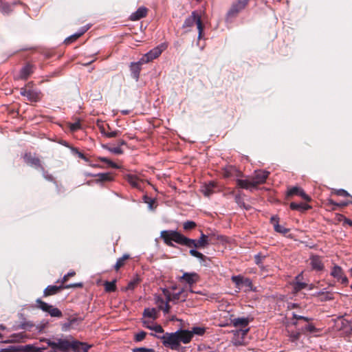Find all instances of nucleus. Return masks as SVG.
<instances>
[{
	"mask_svg": "<svg viewBox=\"0 0 352 352\" xmlns=\"http://www.w3.org/2000/svg\"><path fill=\"white\" fill-rule=\"evenodd\" d=\"M161 238L164 243L170 247H174L173 241L177 244L186 246L188 248H197L196 240L190 239L175 230H164L161 232Z\"/></svg>",
	"mask_w": 352,
	"mask_h": 352,
	"instance_id": "obj_1",
	"label": "nucleus"
},
{
	"mask_svg": "<svg viewBox=\"0 0 352 352\" xmlns=\"http://www.w3.org/2000/svg\"><path fill=\"white\" fill-rule=\"evenodd\" d=\"M90 346L85 342L77 340L69 341L67 340H58L57 341V349L60 351H68L71 349L74 352H88Z\"/></svg>",
	"mask_w": 352,
	"mask_h": 352,
	"instance_id": "obj_2",
	"label": "nucleus"
},
{
	"mask_svg": "<svg viewBox=\"0 0 352 352\" xmlns=\"http://www.w3.org/2000/svg\"><path fill=\"white\" fill-rule=\"evenodd\" d=\"M151 335L157 337V336L153 333H151ZM157 338L162 341L163 344L166 347H168L172 350H179L181 346L178 343L177 337L175 333H166L162 336H157Z\"/></svg>",
	"mask_w": 352,
	"mask_h": 352,
	"instance_id": "obj_3",
	"label": "nucleus"
},
{
	"mask_svg": "<svg viewBox=\"0 0 352 352\" xmlns=\"http://www.w3.org/2000/svg\"><path fill=\"white\" fill-rule=\"evenodd\" d=\"M33 83L30 82L27 84L26 87L20 89V94L21 96L26 97L27 100L31 102H36L41 100L42 94L40 91L33 89H28Z\"/></svg>",
	"mask_w": 352,
	"mask_h": 352,
	"instance_id": "obj_4",
	"label": "nucleus"
},
{
	"mask_svg": "<svg viewBox=\"0 0 352 352\" xmlns=\"http://www.w3.org/2000/svg\"><path fill=\"white\" fill-rule=\"evenodd\" d=\"M83 287L82 283H77L69 285H60L59 286L56 285H48L43 291V296L48 297L52 295H55L62 291L63 289H69V288H81Z\"/></svg>",
	"mask_w": 352,
	"mask_h": 352,
	"instance_id": "obj_5",
	"label": "nucleus"
},
{
	"mask_svg": "<svg viewBox=\"0 0 352 352\" xmlns=\"http://www.w3.org/2000/svg\"><path fill=\"white\" fill-rule=\"evenodd\" d=\"M36 307L41 309L43 311L47 313L51 317L61 318L63 316L62 311L47 302L43 301L41 299L38 298L36 300Z\"/></svg>",
	"mask_w": 352,
	"mask_h": 352,
	"instance_id": "obj_6",
	"label": "nucleus"
},
{
	"mask_svg": "<svg viewBox=\"0 0 352 352\" xmlns=\"http://www.w3.org/2000/svg\"><path fill=\"white\" fill-rule=\"evenodd\" d=\"M188 293L192 294L193 292L192 290L187 292L184 289H182L177 293L171 294L168 289H163V294L166 297V300H167V301L173 302H176L179 300L185 301L188 296Z\"/></svg>",
	"mask_w": 352,
	"mask_h": 352,
	"instance_id": "obj_7",
	"label": "nucleus"
},
{
	"mask_svg": "<svg viewBox=\"0 0 352 352\" xmlns=\"http://www.w3.org/2000/svg\"><path fill=\"white\" fill-rule=\"evenodd\" d=\"M175 333L179 344L181 343L188 344L191 341L194 334H198V327H194L192 331L181 329Z\"/></svg>",
	"mask_w": 352,
	"mask_h": 352,
	"instance_id": "obj_8",
	"label": "nucleus"
},
{
	"mask_svg": "<svg viewBox=\"0 0 352 352\" xmlns=\"http://www.w3.org/2000/svg\"><path fill=\"white\" fill-rule=\"evenodd\" d=\"M24 162L31 166L34 167L35 168H38L41 170H43V166L41 160L36 156V154H32V153H25L23 155Z\"/></svg>",
	"mask_w": 352,
	"mask_h": 352,
	"instance_id": "obj_9",
	"label": "nucleus"
},
{
	"mask_svg": "<svg viewBox=\"0 0 352 352\" xmlns=\"http://www.w3.org/2000/svg\"><path fill=\"white\" fill-rule=\"evenodd\" d=\"M166 46L165 44H162L153 48L142 58V61L146 63L153 60V59L157 58L160 56V54L166 49Z\"/></svg>",
	"mask_w": 352,
	"mask_h": 352,
	"instance_id": "obj_10",
	"label": "nucleus"
},
{
	"mask_svg": "<svg viewBox=\"0 0 352 352\" xmlns=\"http://www.w3.org/2000/svg\"><path fill=\"white\" fill-rule=\"evenodd\" d=\"M241 175V171L233 166H227L222 169V175L225 178L238 179Z\"/></svg>",
	"mask_w": 352,
	"mask_h": 352,
	"instance_id": "obj_11",
	"label": "nucleus"
},
{
	"mask_svg": "<svg viewBox=\"0 0 352 352\" xmlns=\"http://www.w3.org/2000/svg\"><path fill=\"white\" fill-rule=\"evenodd\" d=\"M197 278V275L196 273H188L184 272L182 276L178 278V280L180 283L183 284H186L189 287L196 283Z\"/></svg>",
	"mask_w": 352,
	"mask_h": 352,
	"instance_id": "obj_12",
	"label": "nucleus"
},
{
	"mask_svg": "<svg viewBox=\"0 0 352 352\" xmlns=\"http://www.w3.org/2000/svg\"><path fill=\"white\" fill-rule=\"evenodd\" d=\"M270 172L267 170H256L254 175L252 177L256 186L265 182Z\"/></svg>",
	"mask_w": 352,
	"mask_h": 352,
	"instance_id": "obj_13",
	"label": "nucleus"
},
{
	"mask_svg": "<svg viewBox=\"0 0 352 352\" xmlns=\"http://www.w3.org/2000/svg\"><path fill=\"white\" fill-rule=\"evenodd\" d=\"M311 269L315 271H322L324 264L322 258L318 255H311L309 258Z\"/></svg>",
	"mask_w": 352,
	"mask_h": 352,
	"instance_id": "obj_14",
	"label": "nucleus"
},
{
	"mask_svg": "<svg viewBox=\"0 0 352 352\" xmlns=\"http://www.w3.org/2000/svg\"><path fill=\"white\" fill-rule=\"evenodd\" d=\"M248 0H239L236 3H234L228 12V15L233 16L238 12L242 10L248 4Z\"/></svg>",
	"mask_w": 352,
	"mask_h": 352,
	"instance_id": "obj_15",
	"label": "nucleus"
},
{
	"mask_svg": "<svg viewBox=\"0 0 352 352\" xmlns=\"http://www.w3.org/2000/svg\"><path fill=\"white\" fill-rule=\"evenodd\" d=\"M293 195H298L307 201H311L310 197L301 188L297 186H294L287 191V196Z\"/></svg>",
	"mask_w": 352,
	"mask_h": 352,
	"instance_id": "obj_16",
	"label": "nucleus"
},
{
	"mask_svg": "<svg viewBox=\"0 0 352 352\" xmlns=\"http://www.w3.org/2000/svg\"><path fill=\"white\" fill-rule=\"evenodd\" d=\"M34 69L35 67L32 64L27 63L21 69L19 78L22 80H27L33 74Z\"/></svg>",
	"mask_w": 352,
	"mask_h": 352,
	"instance_id": "obj_17",
	"label": "nucleus"
},
{
	"mask_svg": "<svg viewBox=\"0 0 352 352\" xmlns=\"http://www.w3.org/2000/svg\"><path fill=\"white\" fill-rule=\"evenodd\" d=\"M236 184L239 187H240L241 188L250 190L251 191L253 189L256 188L252 177L250 179H241L238 178V179H236Z\"/></svg>",
	"mask_w": 352,
	"mask_h": 352,
	"instance_id": "obj_18",
	"label": "nucleus"
},
{
	"mask_svg": "<svg viewBox=\"0 0 352 352\" xmlns=\"http://www.w3.org/2000/svg\"><path fill=\"white\" fill-rule=\"evenodd\" d=\"M145 63L142 61V58L140 59L138 62L131 63L130 65V70L131 72L132 77L138 80L140 77V71L142 69L141 65Z\"/></svg>",
	"mask_w": 352,
	"mask_h": 352,
	"instance_id": "obj_19",
	"label": "nucleus"
},
{
	"mask_svg": "<svg viewBox=\"0 0 352 352\" xmlns=\"http://www.w3.org/2000/svg\"><path fill=\"white\" fill-rule=\"evenodd\" d=\"M124 179L132 187L138 189L141 188L140 182H142V179H140L137 175L127 174L124 176Z\"/></svg>",
	"mask_w": 352,
	"mask_h": 352,
	"instance_id": "obj_20",
	"label": "nucleus"
},
{
	"mask_svg": "<svg viewBox=\"0 0 352 352\" xmlns=\"http://www.w3.org/2000/svg\"><path fill=\"white\" fill-rule=\"evenodd\" d=\"M148 9L145 7H140L135 12L130 16V20L138 21L144 17L147 14Z\"/></svg>",
	"mask_w": 352,
	"mask_h": 352,
	"instance_id": "obj_21",
	"label": "nucleus"
},
{
	"mask_svg": "<svg viewBox=\"0 0 352 352\" xmlns=\"http://www.w3.org/2000/svg\"><path fill=\"white\" fill-rule=\"evenodd\" d=\"M214 240L213 236L201 232L199 236V249L206 247L212 243Z\"/></svg>",
	"mask_w": 352,
	"mask_h": 352,
	"instance_id": "obj_22",
	"label": "nucleus"
},
{
	"mask_svg": "<svg viewBox=\"0 0 352 352\" xmlns=\"http://www.w3.org/2000/svg\"><path fill=\"white\" fill-rule=\"evenodd\" d=\"M194 24H196L198 26V16L196 15V11L192 12V15L186 19L183 24V28H190Z\"/></svg>",
	"mask_w": 352,
	"mask_h": 352,
	"instance_id": "obj_23",
	"label": "nucleus"
},
{
	"mask_svg": "<svg viewBox=\"0 0 352 352\" xmlns=\"http://www.w3.org/2000/svg\"><path fill=\"white\" fill-rule=\"evenodd\" d=\"M278 220V218L275 216H273L271 218V221L274 224V230L276 232L281 233V234H287L289 232V229L285 228L283 226L279 225Z\"/></svg>",
	"mask_w": 352,
	"mask_h": 352,
	"instance_id": "obj_24",
	"label": "nucleus"
},
{
	"mask_svg": "<svg viewBox=\"0 0 352 352\" xmlns=\"http://www.w3.org/2000/svg\"><path fill=\"white\" fill-rule=\"evenodd\" d=\"M130 258L131 256L129 254H124L122 257L119 258L117 260V262L113 267L114 270L118 272L121 267H122L126 264V261H128Z\"/></svg>",
	"mask_w": 352,
	"mask_h": 352,
	"instance_id": "obj_25",
	"label": "nucleus"
},
{
	"mask_svg": "<svg viewBox=\"0 0 352 352\" xmlns=\"http://www.w3.org/2000/svg\"><path fill=\"white\" fill-rule=\"evenodd\" d=\"M290 208L294 210L305 211L311 208V206L305 203L292 202Z\"/></svg>",
	"mask_w": 352,
	"mask_h": 352,
	"instance_id": "obj_26",
	"label": "nucleus"
},
{
	"mask_svg": "<svg viewBox=\"0 0 352 352\" xmlns=\"http://www.w3.org/2000/svg\"><path fill=\"white\" fill-rule=\"evenodd\" d=\"M300 331L302 333H317L319 332V329H317L314 324L310 322H307V324L300 328Z\"/></svg>",
	"mask_w": 352,
	"mask_h": 352,
	"instance_id": "obj_27",
	"label": "nucleus"
},
{
	"mask_svg": "<svg viewBox=\"0 0 352 352\" xmlns=\"http://www.w3.org/2000/svg\"><path fill=\"white\" fill-rule=\"evenodd\" d=\"M234 327H245L249 324V320L247 318H236L232 320Z\"/></svg>",
	"mask_w": 352,
	"mask_h": 352,
	"instance_id": "obj_28",
	"label": "nucleus"
},
{
	"mask_svg": "<svg viewBox=\"0 0 352 352\" xmlns=\"http://www.w3.org/2000/svg\"><path fill=\"white\" fill-rule=\"evenodd\" d=\"M315 295L318 296H321V300L324 301L330 300L333 298V293L328 291H320L317 292Z\"/></svg>",
	"mask_w": 352,
	"mask_h": 352,
	"instance_id": "obj_29",
	"label": "nucleus"
},
{
	"mask_svg": "<svg viewBox=\"0 0 352 352\" xmlns=\"http://www.w3.org/2000/svg\"><path fill=\"white\" fill-rule=\"evenodd\" d=\"M302 334L300 329L298 331H287V336L292 342L298 341Z\"/></svg>",
	"mask_w": 352,
	"mask_h": 352,
	"instance_id": "obj_30",
	"label": "nucleus"
},
{
	"mask_svg": "<svg viewBox=\"0 0 352 352\" xmlns=\"http://www.w3.org/2000/svg\"><path fill=\"white\" fill-rule=\"evenodd\" d=\"M143 316L155 320L157 318V312L155 308H146L144 310Z\"/></svg>",
	"mask_w": 352,
	"mask_h": 352,
	"instance_id": "obj_31",
	"label": "nucleus"
},
{
	"mask_svg": "<svg viewBox=\"0 0 352 352\" xmlns=\"http://www.w3.org/2000/svg\"><path fill=\"white\" fill-rule=\"evenodd\" d=\"M85 32H86V30H82L80 32L76 33V34H74L67 37V38H65L64 43L66 45H69V44L74 43L78 38H80Z\"/></svg>",
	"mask_w": 352,
	"mask_h": 352,
	"instance_id": "obj_32",
	"label": "nucleus"
},
{
	"mask_svg": "<svg viewBox=\"0 0 352 352\" xmlns=\"http://www.w3.org/2000/svg\"><path fill=\"white\" fill-rule=\"evenodd\" d=\"M243 276L241 275L232 276L231 277L232 281L235 284L236 287L239 291L243 287Z\"/></svg>",
	"mask_w": 352,
	"mask_h": 352,
	"instance_id": "obj_33",
	"label": "nucleus"
},
{
	"mask_svg": "<svg viewBox=\"0 0 352 352\" xmlns=\"http://www.w3.org/2000/svg\"><path fill=\"white\" fill-rule=\"evenodd\" d=\"M342 270L338 265H335L331 272V275L336 278L338 280H340V278H342Z\"/></svg>",
	"mask_w": 352,
	"mask_h": 352,
	"instance_id": "obj_34",
	"label": "nucleus"
},
{
	"mask_svg": "<svg viewBox=\"0 0 352 352\" xmlns=\"http://www.w3.org/2000/svg\"><path fill=\"white\" fill-rule=\"evenodd\" d=\"M116 280H114L113 281H106L104 283V289L107 292H113L116 290Z\"/></svg>",
	"mask_w": 352,
	"mask_h": 352,
	"instance_id": "obj_35",
	"label": "nucleus"
},
{
	"mask_svg": "<svg viewBox=\"0 0 352 352\" xmlns=\"http://www.w3.org/2000/svg\"><path fill=\"white\" fill-rule=\"evenodd\" d=\"M214 188V184L210 182L208 185H205L202 189V192L205 196L209 197L213 192V188Z\"/></svg>",
	"mask_w": 352,
	"mask_h": 352,
	"instance_id": "obj_36",
	"label": "nucleus"
},
{
	"mask_svg": "<svg viewBox=\"0 0 352 352\" xmlns=\"http://www.w3.org/2000/svg\"><path fill=\"white\" fill-rule=\"evenodd\" d=\"M12 7L8 3L3 2L0 0V11L3 14H9L12 12Z\"/></svg>",
	"mask_w": 352,
	"mask_h": 352,
	"instance_id": "obj_37",
	"label": "nucleus"
},
{
	"mask_svg": "<svg viewBox=\"0 0 352 352\" xmlns=\"http://www.w3.org/2000/svg\"><path fill=\"white\" fill-rule=\"evenodd\" d=\"M141 279L138 276H136L133 280L129 281L127 285L126 289L133 290L140 283Z\"/></svg>",
	"mask_w": 352,
	"mask_h": 352,
	"instance_id": "obj_38",
	"label": "nucleus"
},
{
	"mask_svg": "<svg viewBox=\"0 0 352 352\" xmlns=\"http://www.w3.org/2000/svg\"><path fill=\"white\" fill-rule=\"evenodd\" d=\"M98 180L100 182H109L113 179V177L111 173H100L97 175Z\"/></svg>",
	"mask_w": 352,
	"mask_h": 352,
	"instance_id": "obj_39",
	"label": "nucleus"
},
{
	"mask_svg": "<svg viewBox=\"0 0 352 352\" xmlns=\"http://www.w3.org/2000/svg\"><path fill=\"white\" fill-rule=\"evenodd\" d=\"M144 327L146 328L155 331L156 333H163L164 329L161 325L155 324L153 327H148V322L147 321H143Z\"/></svg>",
	"mask_w": 352,
	"mask_h": 352,
	"instance_id": "obj_40",
	"label": "nucleus"
},
{
	"mask_svg": "<svg viewBox=\"0 0 352 352\" xmlns=\"http://www.w3.org/2000/svg\"><path fill=\"white\" fill-rule=\"evenodd\" d=\"M265 258V256L261 254V253H258L254 256V261L255 263L260 267L261 268H263V261Z\"/></svg>",
	"mask_w": 352,
	"mask_h": 352,
	"instance_id": "obj_41",
	"label": "nucleus"
},
{
	"mask_svg": "<svg viewBox=\"0 0 352 352\" xmlns=\"http://www.w3.org/2000/svg\"><path fill=\"white\" fill-rule=\"evenodd\" d=\"M98 160L100 162H102L106 163L109 167L114 168H118V166L116 163H114L113 162L111 161L110 160H109L107 157H99L98 158Z\"/></svg>",
	"mask_w": 352,
	"mask_h": 352,
	"instance_id": "obj_42",
	"label": "nucleus"
},
{
	"mask_svg": "<svg viewBox=\"0 0 352 352\" xmlns=\"http://www.w3.org/2000/svg\"><path fill=\"white\" fill-rule=\"evenodd\" d=\"M72 152L74 155H77L82 160H84L85 162H88L89 159L80 151H78L77 148L71 147Z\"/></svg>",
	"mask_w": 352,
	"mask_h": 352,
	"instance_id": "obj_43",
	"label": "nucleus"
},
{
	"mask_svg": "<svg viewBox=\"0 0 352 352\" xmlns=\"http://www.w3.org/2000/svg\"><path fill=\"white\" fill-rule=\"evenodd\" d=\"M307 286V283L297 280L294 283V289L297 292L305 288Z\"/></svg>",
	"mask_w": 352,
	"mask_h": 352,
	"instance_id": "obj_44",
	"label": "nucleus"
},
{
	"mask_svg": "<svg viewBox=\"0 0 352 352\" xmlns=\"http://www.w3.org/2000/svg\"><path fill=\"white\" fill-rule=\"evenodd\" d=\"M243 287H245L248 289V290H254L252 282L251 279L249 278H243Z\"/></svg>",
	"mask_w": 352,
	"mask_h": 352,
	"instance_id": "obj_45",
	"label": "nucleus"
},
{
	"mask_svg": "<svg viewBox=\"0 0 352 352\" xmlns=\"http://www.w3.org/2000/svg\"><path fill=\"white\" fill-rule=\"evenodd\" d=\"M197 226V224L194 221H188L184 222L183 224V228L185 230H190L195 228Z\"/></svg>",
	"mask_w": 352,
	"mask_h": 352,
	"instance_id": "obj_46",
	"label": "nucleus"
},
{
	"mask_svg": "<svg viewBox=\"0 0 352 352\" xmlns=\"http://www.w3.org/2000/svg\"><path fill=\"white\" fill-rule=\"evenodd\" d=\"M210 263V260L205 256L203 254L199 252V263L204 266H208Z\"/></svg>",
	"mask_w": 352,
	"mask_h": 352,
	"instance_id": "obj_47",
	"label": "nucleus"
},
{
	"mask_svg": "<svg viewBox=\"0 0 352 352\" xmlns=\"http://www.w3.org/2000/svg\"><path fill=\"white\" fill-rule=\"evenodd\" d=\"M77 322V318H72L70 319L67 322L65 323L63 325V330L64 331H67L69 330L71 327L75 323Z\"/></svg>",
	"mask_w": 352,
	"mask_h": 352,
	"instance_id": "obj_48",
	"label": "nucleus"
},
{
	"mask_svg": "<svg viewBox=\"0 0 352 352\" xmlns=\"http://www.w3.org/2000/svg\"><path fill=\"white\" fill-rule=\"evenodd\" d=\"M81 129V124L80 121L75 122L69 124V129L72 132H75Z\"/></svg>",
	"mask_w": 352,
	"mask_h": 352,
	"instance_id": "obj_49",
	"label": "nucleus"
},
{
	"mask_svg": "<svg viewBox=\"0 0 352 352\" xmlns=\"http://www.w3.org/2000/svg\"><path fill=\"white\" fill-rule=\"evenodd\" d=\"M75 275H76V272L74 271L68 272L67 274H65L63 276V279L61 280V281H60V283H62L61 285H67L66 283L69 280V278L74 276Z\"/></svg>",
	"mask_w": 352,
	"mask_h": 352,
	"instance_id": "obj_50",
	"label": "nucleus"
},
{
	"mask_svg": "<svg viewBox=\"0 0 352 352\" xmlns=\"http://www.w3.org/2000/svg\"><path fill=\"white\" fill-rule=\"evenodd\" d=\"M146 336V333L145 331H140L135 335V342H140L142 341Z\"/></svg>",
	"mask_w": 352,
	"mask_h": 352,
	"instance_id": "obj_51",
	"label": "nucleus"
},
{
	"mask_svg": "<svg viewBox=\"0 0 352 352\" xmlns=\"http://www.w3.org/2000/svg\"><path fill=\"white\" fill-rule=\"evenodd\" d=\"M25 352H42L41 349L31 345H26L24 348Z\"/></svg>",
	"mask_w": 352,
	"mask_h": 352,
	"instance_id": "obj_52",
	"label": "nucleus"
},
{
	"mask_svg": "<svg viewBox=\"0 0 352 352\" xmlns=\"http://www.w3.org/2000/svg\"><path fill=\"white\" fill-rule=\"evenodd\" d=\"M108 149L111 153L117 155H120L124 153L123 150L120 146H111Z\"/></svg>",
	"mask_w": 352,
	"mask_h": 352,
	"instance_id": "obj_53",
	"label": "nucleus"
},
{
	"mask_svg": "<svg viewBox=\"0 0 352 352\" xmlns=\"http://www.w3.org/2000/svg\"><path fill=\"white\" fill-rule=\"evenodd\" d=\"M121 134V131L119 130H115L112 131H107V134L105 137L111 138H116Z\"/></svg>",
	"mask_w": 352,
	"mask_h": 352,
	"instance_id": "obj_54",
	"label": "nucleus"
},
{
	"mask_svg": "<svg viewBox=\"0 0 352 352\" xmlns=\"http://www.w3.org/2000/svg\"><path fill=\"white\" fill-rule=\"evenodd\" d=\"M334 193L338 196L341 197H351L350 194L344 189H338L336 190Z\"/></svg>",
	"mask_w": 352,
	"mask_h": 352,
	"instance_id": "obj_55",
	"label": "nucleus"
},
{
	"mask_svg": "<svg viewBox=\"0 0 352 352\" xmlns=\"http://www.w3.org/2000/svg\"><path fill=\"white\" fill-rule=\"evenodd\" d=\"M169 302L170 301H167V300H166V302H165V304L163 306L162 305H159V309L160 310H162L165 314H168L170 311V307L169 305Z\"/></svg>",
	"mask_w": 352,
	"mask_h": 352,
	"instance_id": "obj_56",
	"label": "nucleus"
},
{
	"mask_svg": "<svg viewBox=\"0 0 352 352\" xmlns=\"http://www.w3.org/2000/svg\"><path fill=\"white\" fill-rule=\"evenodd\" d=\"M41 171L43 172V177L46 180L55 182L54 177L51 174H50L47 171L45 170L44 168H43V170H41Z\"/></svg>",
	"mask_w": 352,
	"mask_h": 352,
	"instance_id": "obj_57",
	"label": "nucleus"
},
{
	"mask_svg": "<svg viewBox=\"0 0 352 352\" xmlns=\"http://www.w3.org/2000/svg\"><path fill=\"white\" fill-rule=\"evenodd\" d=\"M10 338H12L11 341L20 342L23 339V336L21 333H14L11 335Z\"/></svg>",
	"mask_w": 352,
	"mask_h": 352,
	"instance_id": "obj_58",
	"label": "nucleus"
},
{
	"mask_svg": "<svg viewBox=\"0 0 352 352\" xmlns=\"http://www.w3.org/2000/svg\"><path fill=\"white\" fill-rule=\"evenodd\" d=\"M301 316H302L298 315V314H295V313H293V314H292V318H293V319H295V320H296L295 321H293V322H292V324H293L294 326H297V325H299V324H300V322H299V320H300Z\"/></svg>",
	"mask_w": 352,
	"mask_h": 352,
	"instance_id": "obj_59",
	"label": "nucleus"
},
{
	"mask_svg": "<svg viewBox=\"0 0 352 352\" xmlns=\"http://www.w3.org/2000/svg\"><path fill=\"white\" fill-rule=\"evenodd\" d=\"M248 331H249V328H247V329H239V330L236 331V332L234 333V336H236V334L238 336L239 334H241V338H242V340H243L244 336H246V334L248 333Z\"/></svg>",
	"mask_w": 352,
	"mask_h": 352,
	"instance_id": "obj_60",
	"label": "nucleus"
},
{
	"mask_svg": "<svg viewBox=\"0 0 352 352\" xmlns=\"http://www.w3.org/2000/svg\"><path fill=\"white\" fill-rule=\"evenodd\" d=\"M97 126H98L100 133L105 136L107 131L106 130L104 124L102 123H100V124L98 123Z\"/></svg>",
	"mask_w": 352,
	"mask_h": 352,
	"instance_id": "obj_61",
	"label": "nucleus"
},
{
	"mask_svg": "<svg viewBox=\"0 0 352 352\" xmlns=\"http://www.w3.org/2000/svg\"><path fill=\"white\" fill-rule=\"evenodd\" d=\"M16 349L14 346H9L6 349H1L0 352H16Z\"/></svg>",
	"mask_w": 352,
	"mask_h": 352,
	"instance_id": "obj_62",
	"label": "nucleus"
},
{
	"mask_svg": "<svg viewBox=\"0 0 352 352\" xmlns=\"http://www.w3.org/2000/svg\"><path fill=\"white\" fill-rule=\"evenodd\" d=\"M133 352H146V348L140 347L133 349Z\"/></svg>",
	"mask_w": 352,
	"mask_h": 352,
	"instance_id": "obj_63",
	"label": "nucleus"
},
{
	"mask_svg": "<svg viewBox=\"0 0 352 352\" xmlns=\"http://www.w3.org/2000/svg\"><path fill=\"white\" fill-rule=\"evenodd\" d=\"M48 345L54 349H57V342L50 341Z\"/></svg>",
	"mask_w": 352,
	"mask_h": 352,
	"instance_id": "obj_64",
	"label": "nucleus"
}]
</instances>
